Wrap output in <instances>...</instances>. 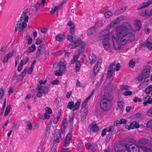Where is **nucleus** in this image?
<instances>
[{"instance_id":"51","label":"nucleus","mask_w":152,"mask_h":152,"mask_svg":"<svg viewBox=\"0 0 152 152\" xmlns=\"http://www.w3.org/2000/svg\"><path fill=\"white\" fill-rule=\"evenodd\" d=\"M4 94V91L3 88H1L0 89V99L2 98Z\"/></svg>"},{"instance_id":"59","label":"nucleus","mask_w":152,"mask_h":152,"mask_svg":"<svg viewBox=\"0 0 152 152\" xmlns=\"http://www.w3.org/2000/svg\"><path fill=\"white\" fill-rule=\"evenodd\" d=\"M107 129V128H105L102 130L101 133V135L102 137H103L105 135L106 133Z\"/></svg>"},{"instance_id":"20","label":"nucleus","mask_w":152,"mask_h":152,"mask_svg":"<svg viewBox=\"0 0 152 152\" xmlns=\"http://www.w3.org/2000/svg\"><path fill=\"white\" fill-rule=\"evenodd\" d=\"M140 148L143 151V152H152V150L145 145L140 146Z\"/></svg>"},{"instance_id":"24","label":"nucleus","mask_w":152,"mask_h":152,"mask_svg":"<svg viewBox=\"0 0 152 152\" xmlns=\"http://www.w3.org/2000/svg\"><path fill=\"white\" fill-rule=\"evenodd\" d=\"M26 69H27L26 68L18 76V77H19L18 78V81L19 80H21L25 76L26 74Z\"/></svg>"},{"instance_id":"52","label":"nucleus","mask_w":152,"mask_h":152,"mask_svg":"<svg viewBox=\"0 0 152 152\" xmlns=\"http://www.w3.org/2000/svg\"><path fill=\"white\" fill-rule=\"evenodd\" d=\"M45 112L46 113L51 114L52 113L51 110L48 107H46L45 108Z\"/></svg>"},{"instance_id":"53","label":"nucleus","mask_w":152,"mask_h":152,"mask_svg":"<svg viewBox=\"0 0 152 152\" xmlns=\"http://www.w3.org/2000/svg\"><path fill=\"white\" fill-rule=\"evenodd\" d=\"M29 60L28 57L27 56H26L23 58V64H25L28 62Z\"/></svg>"},{"instance_id":"38","label":"nucleus","mask_w":152,"mask_h":152,"mask_svg":"<svg viewBox=\"0 0 152 152\" xmlns=\"http://www.w3.org/2000/svg\"><path fill=\"white\" fill-rule=\"evenodd\" d=\"M112 132H109L107 135L105 139L106 142H110L112 136Z\"/></svg>"},{"instance_id":"60","label":"nucleus","mask_w":152,"mask_h":152,"mask_svg":"<svg viewBox=\"0 0 152 152\" xmlns=\"http://www.w3.org/2000/svg\"><path fill=\"white\" fill-rule=\"evenodd\" d=\"M147 114L149 116H152V106L148 110Z\"/></svg>"},{"instance_id":"49","label":"nucleus","mask_w":152,"mask_h":152,"mask_svg":"<svg viewBox=\"0 0 152 152\" xmlns=\"http://www.w3.org/2000/svg\"><path fill=\"white\" fill-rule=\"evenodd\" d=\"M75 32V25H72V27H70L69 32L72 34L74 33Z\"/></svg>"},{"instance_id":"33","label":"nucleus","mask_w":152,"mask_h":152,"mask_svg":"<svg viewBox=\"0 0 152 152\" xmlns=\"http://www.w3.org/2000/svg\"><path fill=\"white\" fill-rule=\"evenodd\" d=\"M91 128V129L94 132H97L99 129V127L96 124H93Z\"/></svg>"},{"instance_id":"63","label":"nucleus","mask_w":152,"mask_h":152,"mask_svg":"<svg viewBox=\"0 0 152 152\" xmlns=\"http://www.w3.org/2000/svg\"><path fill=\"white\" fill-rule=\"evenodd\" d=\"M27 11L28 8H26L23 11L21 15L22 16H25L27 13Z\"/></svg>"},{"instance_id":"5","label":"nucleus","mask_w":152,"mask_h":152,"mask_svg":"<svg viewBox=\"0 0 152 152\" xmlns=\"http://www.w3.org/2000/svg\"><path fill=\"white\" fill-rule=\"evenodd\" d=\"M127 148V143L125 144L123 142H121L115 146L114 149L116 151L119 152L125 151Z\"/></svg>"},{"instance_id":"16","label":"nucleus","mask_w":152,"mask_h":152,"mask_svg":"<svg viewBox=\"0 0 152 152\" xmlns=\"http://www.w3.org/2000/svg\"><path fill=\"white\" fill-rule=\"evenodd\" d=\"M89 59L91 64H93L97 60V58L96 55L94 54H91L89 56Z\"/></svg>"},{"instance_id":"15","label":"nucleus","mask_w":152,"mask_h":152,"mask_svg":"<svg viewBox=\"0 0 152 152\" xmlns=\"http://www.w3.org/2000/svg\"><path fill=\"white\" fill-rule=\"evenodd\" d=\"M150 70L149 69H144L142 72V76L146 79L149 77Z\"/></svg>"},{"instance_id":"35","label":"nucleus","mask_w":152,"mask_h":152,"mask_svg":"<svg viewBox=\"0 0 152 152\" xmlns=\"http://www.w3.org/2000/svg\"><path fill=\"white\" fill-rule=\"evenodd\" d=\"M11 107L10 105H8L7 106L4 113L5 116H7L10 113Z\"/></svg>"},{"instance_id":"12","label":"nucleus","mask_w":152,"mask_h":152,"mask_svg":"<svg viewBox=\"0 0 152 152\" xmlns=\"http://www.w3.org/2000/svg\"><path fill=\"white\" fill-rule=\"evenodd\" d=\"M72 134L71 133H69L66 135L65 139L64 146L65 147L67 146L71 141Z\"/></svg>"},{"instance_id":"50","label":"nucleus","mask_w":152,"mask_h":152,"mask_svg":"<svg viewBox=\"0 0 152 152\" xmlns=\"http://www.w3.org/2000/svg\"><path fill=\"white\" fill-rule=\"evenodd\" d=\"M146 12L147 16H152V10H146Z\"/></svg>"},{"instance_id":"6","label":"nucleus","mask_w":152,"mask_h":152,"mask_svg":"<svg viewBox=\"0 0 152 152\" xmlns=\"http://www.w3.org/2000/svg\"><path fill=\"white\" fill-rule=\"evenodd\" d=\"M147 47L150 50H152V36H150L148 38L146 43H142L140 46V48L142 49L143 48Z\"/></svg>"},{"instance_id":"42","label":"nucleus","mask_w":152,"mask_h":152,"mask_svg":"<svg viewBox=\"0 0 152 152\" xmlns=\"http://www.w3.org/2000/svg\"><path fill=\"white\" fill-rule=\"evenodd\" d=\"M74 38V37H73L69 35H68L66 37L67 39L70 42H73L75 40Z\"/></svg>"},{"instance_id":"39","label":"nucleus","mask_w":152,"mask_h":152,"mask_svg":"<svg viewBox=\"0 0 152 152\" xmlns=\"http://www.w3.org/2000/svg\"><path fill=\"white\" fill-rule=\"evenodd\" d=\"M74 102H68L67 105V108L71 110L72 108H73Z\"/></svg>"},{"instance_id":"57","label":"nucleus","mask_w":152,"mask_h":152,"mask_svg":"<svg viewBox=\"0 0 152 152\" xmlns=\"http://www.w3.org/2000/svg\"><path fill=\"white\" fill-rule=\"evenodd\" d=\"M14 54V50H12V52L9 53H7L5 56L7 57H8L10 58Z\"/></svg>"},{"instance_id":"9","label":"nucleus","mask_w":152,"mask_h":152,"mask_svg":"<svg viewBox=\"0 0 152 152\" xmlns=\"http://www.w3.org/2000/svg\"><path fill=\"white\" fill-rule=\"evenodd\" d=\"M112 39L113 46L114 48L117 50H120L121 48V46L119 44L118 40L116 38L115 35L112 36Z\"/></svg>"},{"instance_id":"47","label":"nucleus","mask_w":152,"mask_h":152,"mask_svg":"<svg viewBox=\"0 0 152 152\" xmlns=\"http://www.w3.org/2000/svg\"><path fill=\"white\" fill-rule=\"evenodd\" d=\"M141 114L140 113H138L133 115V117L134 119H137L141 117Z\"/></svg>"},{"instance_id":"36","label":"nucleus","mask_w":152,"mask_h":152,"mask_svg":"<svg viewBox=\"0 0 152 152\" xmlns=\"http://www.w3.org/2000/svg\"><path fill=\"white\" fill-rule=\"evenodd\" d=\"M152 91V85H150L145 88V92L147 94H149Z\"/></svg>"},{"instance_id":"46","label":"nucleus","mask_w":152,"mask_h":152,"mask_svg":"<svg viewBox=\"0 0 152 152\" xmlns=\"http://www.w3.org/2000/svg\"><path fill=\"white\" fill-rule=\"evenodd\" d=\"M134 127V125L133 122L131 123L129 126L128 125L126 126V128L128 129L129 130H130L131 129H133Z\"/></svg>"},{"instance_id":"29","label":"nucleus","mask_w":152,"mask_h":152,"mask_svg":"<svg viewBox=\"0 0 152 152\" xmlns=\"http://www.w3.org/2000/svg\"><path fill=\"white\" fill-rule=\"evenodd\" d=\"M80 102L81 100L80 99H78L77 102L74 105L73 108V111L78 109L80 105Z\"/></svg>"},{"instance_id":"62","label":"nucleus","mask_w":152,"mask_h":152,"mask_svg":"<svg viewBox=\"0 0 152 152\" xmlns=\"http://www.w3.org/2000/svg\"><path fill=\"white\" fill-rule=\"evenodd\" d=\"M114 131V128L113 126H112L111 127L109 128L107 130V132H112V133Z\"/></svg>"},{"instance_id":"1","label":"nucleus","mask_w":152,"mask_h":152,"mask_svg":"<svg viewBox=\"0 0 152 152\" xmlns=\"http://www.w3.org/2000/svg\"><path fill=\"white\" fill-rule=\"evenodd\" d=\"M130 26L128 23H126L122 27L116 28L115 34L118 39H120V42L123 45L127 43L133 41L135 38L134 34L129 32Z\"/></svg>"},{"instance_id":"26","label":"nucleus","mask_w":152,"mask_h":152,"mask_svg":"<svg viewBox=\"0 0 152 152\" xmlns=\"http://www.w3.org/2000/svg\"><path fill=\"white\" fill-rule=\"evenodd\" d=\"M49 88L46 86L43 87L42 86V88L41 89V93L42 94H46L48 93L49 92Z\"/></svg>"},{"instance_id":"14","label":"nucleus","mask_w":152,"mask_h":152,"mask_svg":"<svg viewBox=\"0 0 152 152\" xmlns=\"http://www.w3.org/2000/svg\"><path fill=\"white\" fill-rule=\"evenodd\" d=\"M67 121L66 119H65L63 121L61 127V131L62 134L65 133V130L67 126Z\"/></svg>"},{"instance_id":"2","label":"nucleus","mask_w":152,"mask_h":152,"mask_svg":"<svg viewBox=\"0 0 152 152\" xmlns=\"http://www.w3.org/2000/svg\"><path fill=\"white\" fill-rule=\"evenodd\" d=\"M109 31V30L106 29L101 32V34L104 38L102 41V45L104 49L107 50H109L110 48L108 35Z\"/></svg>"},{"instance_id":"58","label":"nucleus","mask_w":152,"mask_h":152,"mask_svg":"<svg viewBox=\"0 0 152 152\" xmlns=\"http://www.w3.org/2000/svg\"><path fill=\"white\" fill-rule=\"evenodd\" d=\"M145 82H143L140 83L139 86V88L140 89H141L144 87L145 86Z\"/></svg>"},{"instance_id":"28","label":"nucleus","mask_w":152,"mask_h":152,"mask_svg":"<svg viewBox=\"0 0 152 152\" xmlns=\"http://www.w3.org/2000/svg\"><path fill=\"white\" fill-rule=\"evenodd\" d=\"M80 46V48L77 51V54H79V55H80V54L85 51V48L86 47L85 45L84 44H83Z\"/></svg>"},{"instance_id":"34","label":"nucleus","mask_w":152,"mask_h":152,"mask_svg":"<svg viewBox=\"0 0 152 152\" xmlns=\"http://www.w3.org/2000/svg\"><path fill=\"white\" fill-rule=\"evenodd\" d=\"M45 50V45L44 44H41L38 46L37 50L43 53Z\"/></svg>"},{"instance_id":"23","label":"nucleus","mask_w":152,"mask_h":152,"mask_svg":"<svg viewBox=\"0 0 152 152\" xmlns=\"http://www.w3.org/2000/svg\"><path fill=\"white\" fill-rule=\"evenodd\" d=\"M65 36L63 34H58L56 37V40L59 42H61L65 38Z\"/></svg>"},{"instance_id":"30","label":"nucleus","mask_w":152,"mask_h":152,"mask_svg":"<svg viewBox=\"0 0 152 152\" xmlns=\"http://www.w3.org/2000/svg\"><path fill=\"white\" fill-rule=\"evenodd\" d=\"M88 113V108H85L83 114L82 115V117L81 119V121H83L84 120L86 119L87 116V114Z\"/></svg>"},{"instance_id":"43","label":"nucleus","mask_w":152,"mask_h":152,"mask_svg":"<svg viewBox=\"0 0 152 152\" xmlns=\"http://www.w3.org/2000/svg\"><path fill=\"white\" fill-rule=\"evenodd\" d=\"M130 87L127 85H122L120 86V89L122 90H128L129 89Z\"/></svg>"},{"instance_id":"40","label":"nucleus","mask_w":152,"mask_h":152,"mask_svg":"<svg viewBox=\"0 0 152 152\" xmlns=\"http://www.w3.org/2000/svg\"><path fill=\"white\" fill-rule=\"evenodd\" d=\"M61 70V69H58L57 70H56L55 71L54 75L56 76H61L62 75V72Z\"/></svg>"},{"instance_id":"41","label":"nucleus","mask_w":152,"mask_h":152,"mask_svg":"<svg viewBox=\"0 0 152 152\" xmlns=\"http://www.w3.org/2000/svg\"><path fill=\"white\" fill-rule=\"evenodd\" d=\"M23 60H22L20 61V62L19 64V65L18 66V67L17 68V70L18 71V72H19L21 71V70L22 68V67L23 65Z\"/></svg>"},{"instance_id":"7","label":"nucleus","mask_w":152,"mask_h":152,"mask_svg":"<svg viewBox=\"0 0 152 152\" xmlns=\"http://www.w3.org/2000/svg\"><path fill=\"white\" fill-rule=\"evenodd\" d=\"M127 148L126 150L129 152H139L140 150V146L139 147L137 145L134 144H131L127 147Z\"/></svg>"},{"instance_id":"64","label":"nucleus","mask_w":152,"mask_h":152,"mask_svg":"<svg viewBox=\"0 0 152 152\" xmlns=\"http://www.w3.org/2000/svg\"><path fill=\"white\" fill-rule=\"evenodd\" d=\"M121 124L120 121L118 120L116 121L114 123V125L116 126H119Z\"/></svg>"},{"instance_id":"11","label":"nucleus","mask_w":152,"mask_h":152,"mask_svg":"<svg viewBox=\"0 0 152 152\" xmlns=\"http://www.w3.org/2000/svg\"><path fill=\"white\" fill-rule=\"evenodd\" d=\"M61 139V133L59 129L56 130L54 135V140L56 142H59Z\"/></svg>"},{"instance_id":"45","label":"nucleus","mask_w":152,"mask_h":152,"mask_svg":"<svg viewBox=\"0 0 152 152\" xmlns=\"http://www.w3.org/2000/svg\"><path fill=\"white\" fill-rule=\"evenodd\" d=\"M129 66L130 68H133L135 65V62L133 60H131L129 63Z\"/></svg>"},{"instance_id":"22","label":"nucleus","mask_w":152,"mask_h":152,"mask_svg":"<svg viewBox=\"0 0 152 152\" xmlns=\"http://www.w3.org/2000/svg\"><path fill=\"white\" fill-rule=\"evenodd\" d=\"M95 31L96 27L95 26L90 27L87 31V34L88 35H91L94 33Z\"/></svg>"},{"instance_id":"25","label":"nucleus","mask_w":152,"mask_h":152,"mask_svg":"<svg viewBox=\"0 0 152 152\" xmlns=\"http://www.w3.org/2000/svg\"><path fill=\"white\" fill-rule=\"evenodd\" d=\"M118 107L121 109H122L123 107L124 103L122 100L120 98H118L117 100Z\"/></svg>"},{"instance_id":"37","label":"nucleus","mask_w":152,"mask_h":152,"mask_svg":"<svg viewBox=\"0 0 152 152\" xmlns=\"http://www.w3.org/2000/svg\"><path fill=\"white\" fill-rule=\"evenodd\" d=\"M21 27V23L20 21H18V23L15 25V32H17L20 29V28Z\"/></svg>"},{"instance_id":"31","label":"nucleus","mask_w":152,"mask_h":152,"mask_svg":"<svg viewBox=\"0 0 152 152\" xmlns=\"http://www.w3.org/2000/svg\"><path fill=\"white\" fill-rule=\"evenodd\" d=\"M148 142V140L145 138H141L138 141V143L140 144H146Z\"/></svg>"},{"instance_id":"4","label":"nucleus","mask_w":152,"mask_h":152,"mask_svg":"<svg viewBox=\"0 0 152 152\" xmlns=\"http://www.w3.org/2000/svg\"><path fill=\"white\" fill-rule=\"evenodd\" d=\"M100 107L103 110L107 111L110 109L111 102L102 99L100 102Z\"/></svg>"},{"instance_id":"18","label":"nucleus","mask_w":152,"mask_h":152,"mask_svg":"<svg viewBox=\"0 0 152 152\" xmlns=\"http://www.w3.org/2000/svg\"><path fill=\"white\" fill-rule=\"evenodd\" d=\"M121 18L118 17L116 19H115V20L111 22L109 25L107 26V28H113V26L114 25L116 24L121 21V19H120Z\"/></svg>"},{"instance_id":"8","label":"nucleus","mask_w":152,"mask_h":152,"mask_svg":"<svg viewBox=\"0 0 152 152\" xmlns=\"http://www.w3.org/2000/svg\"><path fill=\"white\" fill-rule=\"evenodd\" d=\"M83 43V41L80 39L74 40L69 44V47L71 49H74L77 47L81 45Z\"/></svg>"},{"instance_id":"17","label":"nucleus","mask_w":152,"mask_h":152,"mask_svg":"<svg viewBox=\"0 0 152 152\" xmlns=\"http://www.w3.org/2000/svg\"><path fill=\"white\" fill-rule=\"evenodd\" d=\"M113 97L109 93H107L105 92L104 93V98L103 99V100H105L106 101H110L111 102Z\"/></svg>"},{"instance_id":"10","label":"nucleus","mask_w":152,"mask_h":152,"mask_svg":"<svg viewBox=\"0 0 152 152\" xmlns=\"http://www.w3.org/2000/svg\"><path fill=\"white\" fill-rule=\"evenodd\" d=\"M47 80H44L43 81L41 80L39 82V84H38L37 86V90L38 91V93L36 95L37 97H40L42 96V94L41 93V89L42 86L41 85L42 84H45L47 82Z\"/></svg>"},{"instance_id":"21","label":"nucleus","mask_w":152,"mask_h":152,"mask_svg":"<svg viewBox=\"0 0 152 152\" xmlns=\"http://www.w3.org/2000/svg\"><path fill=\"white\" fill-rule=\"evenodd\" d=\"M64 59H62L60 61L59 69L61 70L62 72H64L65 71L66 65Z\"/></svg>"},{"instance_id":"61","label":"nucleus","mask_w":152,"mask_h":152,"mask_svg":"<svg viewBox=\"0 0 152 152\" xmlns=\"http://www.w3.org/2000/svg\"><path fill=\"white\" fill-rule=\"evenodd\" d=\"M29 129L31 130L32 128V124L30 122H28L27 124Z\"/></svg>"},{"instance_id":"48","label":"nucleus","mask_w":152,"mask_h":152,"mask_svg":"<svg viewBox=\"0 0 152 152\" xmlns=\"http://www.w3.org/2000/svg\"><path fill=\"white\" fill-rule=\"evenodd\" d=\"M132 92L131 91H126L124 93V96H128L132 95Z\"/></svg>"},{"instance_id":"32","label":"nucleus","mask_w":152,"mask_h":152,"mask_svg":"<svg viewBox=\"0 0 152 152\" xmlns=\"http://www.w3.org/2000/svg\"><path fill=\"white\" fill-rule=\"evenodd\" d=\"M81 66L80 62L79 61H77L75 63V69L76 72H78Z\"/></svg>"},{"instance_id":"55","label":"nucleus","mask_w":152,"mask_h":152,"mask_svg":"<svg viewBox=\"0 0 152 152\" xmlns=\"http://www.w3.org/2000/svg\"><path fill=\"white\" fill-rule=\"evenodd\" d=\"M43 53L37 50L36 54V57L37 58L40 57L43 54Z\"/></svg>"},{"instance_id":"44","label":"nucleus","mask_w":152,"mask_h":152,"mask_svg":"<svg viewBox=\"0 0 152 152\" xmlns=\"http://www.w3.org/2000/svg\"><path fill=\"white\" fill-rule=\"evenodd\" d=\"M112 15V13L110 11L106 12L104 13V16L107 18H109Z\"/></svg>"},{"instance_id":"3","label":"nucleus","mask_w":152,"mask_h":152,"mask_svg":"<svg viewBox=\"0 0 152 152\" xmlns=\"http://www.w3.org/2000/svg\"><path fill=\"white\" fill-rule=\"evenodd\" d=\"M120 65L119 63L115 64V62H113L109 66L107 70V77L110 78L113 75L115 70L117 71H119L120 69Z\"/></svg>"},{"instance_id":"56","label":"nucleus","mask_w":152,"mask_h":152,"mask_svg":"<svg viewBox=\"0 0 152 152\" xmlns=\"http://www.w3.org/2000/svg\"><path fill=\"white\" fill-rule=\"evenodd\" d=\"M94 91V90H93V91L91 93V94L87 97L85 99V100H84V101H85V102H88V101L89 100V99H90L91 98V97L92 96V95L93 94V92Z\"/></svg>"},{"instance_id":"27","label":"nucleus","mask_w":152,"mask_h":152,"mask_svg":"<svg viewBox=\"0 0 152 152\" xmlns=\"http://www.w3.org/2000/svg\"><path fill=\"white\" fill-rule=\"evenodd\" d=\"M36 50V46L34 44H32L31 46L26 50V52L28 53L34 52Z\"/></svg>"},{"instance_id":"54","label":"nucleus","mask_w":152,"mask_h":152,"mask_svg":"<svg viewBox=\"0 0 152 152\" xmlns=\"http://www.w3.org/2000/svg\"><path fill=\"white\" fill-rule=\"evenodd\" d=\"M148 6H149L148 5V3H147V2L143 3L142 4V6L139 9V10L142 9L143 8H145L147 7H148Z\"/></svg>"},{"instance_id":"19","label":"nucleus","mask_w":152,"mask_h":152,"mask_svg":"<svg viewBox=\"0 0 152 152\" xmlns=\"http://www.w3.org/2000/svg\"><path fill=\"white\" fill-rule=\"evenodd\" d=\"M134 25L136 31H139L141 28V21L140 20H136Z\"/></svg>"},{"instance_id":"13","label":"nucleus","mask_w":152,"mask_h":152,"mask_svg":"<svg viewBox=\"0 0 152 152\" xmlns=\"http://www.w3.org/2000/svg\"><path fill=\"white\" fill-rule=\"evenodd\" d=\"M101 60H99L93 68V72L96 74L99 72V67L100 66Z\"/></svg>"}]
</instances>
